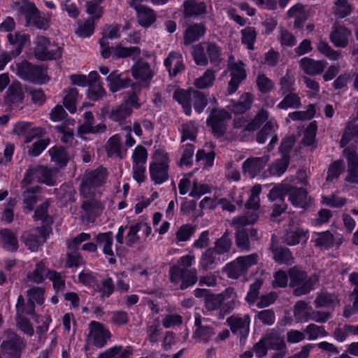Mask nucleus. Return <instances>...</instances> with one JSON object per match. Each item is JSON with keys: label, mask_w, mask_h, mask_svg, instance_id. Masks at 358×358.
I'll return each mask as SVG.
<instances>
[{"label": "nucleus", "mask_w": 358, "mask_h": 358, "mask_svg": "<svg viewBox=\"0 0 358 358\" xmlns=\"http://www.w3.org/2000/svg\"><path fill=\"white\" fill-rule=\"evenodd\" d=\"M28 302L25 305L22 296L17 297L16 303L17 313H33L34 304L42 305L44 303V289L40 287H34L27 290Z\"/></svg>", "instance_id": "1a4fd4ad"}, {"label": "nucleus", "mask_w": 358, "mask_h": 358, "mask_svg": "<svg viewBox=\"0 0 358 358\" xmlns=\"http://www.w3.org/2000/svg\"><path fill=\"white\" fill-rule=\"evenodd\" d=\"M95 197L85 198V200L83 202L82 209L88 218L96 217L101 211L102 205Z\"/></svg>", "instance_id": "58836bf2"}, {"label": "nucleus", "mask_w": 358, "mask_h": 358, "mask_svg": "<svg viewBox=\"0 0 358 358\" xmlns=\"http://www.w3.org/2000/svg\"><path fill=\"white\" fill-rule=\"evenodd\" d=\"M338 299L335 294L323 292L319 294L315 301V305L320 308H332L338 304Z\"/></svg>", "instance_id": "8fccbe9b"}, {"label": "nucleus", "mask_w": 358, "mask_h": 358, "mask_svg": "<svg viewBox=\"0 0 358 358\" xmlns=\"http://www.w3.org/2000/svg\"><path fill=\"white\" fill-rule=\"evenodd\" d=\"M354 138H358V122L350 121L346 124L343 136L340 140L341 147H345Z\"/></svg>", "instance_id": "79ce46f5"}, {"label": "nucleus", "mask_w": 358, "mask_h": 358, "mask_svg": "<svg viewBox=\"0 0 358 358\" xmlns=\"http://www.w3.org/2000/svg\"><path fill=\"white\" fill-rule=\"evenodd\" d=\"M269 160L268 155L248 158L242 164L243 171L249 177L255 178L261 174Z\"/></svg>", "instance_id": "dca6fc26"}, {"label": "nucleus", "mask_w": 358, "mask_h": 358, "mask_svg": "<svg viewBox=\"0 0 358 358\" xmlns=\"http://www.w3.org/2000/svg\"><path fill=\"white\" fill-rule=\"evenodd\" d=\"M131 113L132 108L130 106H128L127 102H123L111 110L109 114V117L115 122L122 124L124 120L129 117Z\"/></svg>", "instance_id": "c9c22d12"}, {"label": "nucleus", "mask_w": 358, "mask_h": 358, "mask_svg": "<svg viewBox=\"0 0 358 358\" xmlns=\"http://www.w3.org/2000/svg\"><path fill=\"white\" fill-rule=\"evenodd\" d=\"M351 31L343 25L335 23L329 36L331 42L337 48H345L349 43Z\"/></svg>", "instance_id": "aec40b11"}, {"label": "nucleus", "mask_w": 358, "mask_h": 358, "mask_svg": "<svg viewBox=\"0 0 358 358\" xmlns=\"http://www.w3.org/2000/svg\"><path fill=\"white\" fill-rule=\"evenodd\" d=\"M95 241L97 243V247L101 248L103 253L106 257L109 258L110 263H114V252L113 250V236L111 231L106 233H99L95 237Z\"/></svg>", "instance_id": "412c9836"}, {"label": "nucleus", "mask_w": 358, "mask_h": 358, "mask_svg": "<svg viewBox=\"0 0 358 358\" xmlns=\"http://www.w3.org/2000/svg\"><path fill=\"white\" fill-rule=\"evenodd\" d=\"M258 263V255L251 254L247 256L239 257L226 266V273L230 278L238 279L245 275L249 268Z\"/></svg>", "instance_id": "6e6552de"}, {"label": "nucleus", "mask_w": 358, "mask_h": 358, "mask_svg": "<svg viewBox=\"0 0 358 358\" xmlns=\"http://www.w3.org/2000/svg\"><path fill=\"white\" fill-rule=\"evenodd\" d=\"M206 52L210 63L218 66L222 60L220 48L214 43L206 42Z\"/></svg>", "instance_id": "13d9d810"}, {"label": "nucleus", "mask_w": 358, "mask_h": 358, "mask_svg": "<svg viewBox=\"0 0 358 358\" xmlns=\"http://www.w3.org/2000/svg\"><path fill=\"white\" fill-rule=\"evenodd\" d=\"M111 334L103 325L97 322L90 324L88 341L97 348L104 347L110 338Z\"/></svg>", "instance_id": "ddd939ff"}, {"label": "nucleus", "mask_w": 358, "mask_h": 358, "mask_svg": "<svg viewBox=\"0 0 358 358\" xmlns=\"http://www.w3.org/2000/svg\"><path fill=\"white\" fill-rule=\"evenodd\" d=\"M46 278H48L52 282L53 288L58 294L59 292H63L65 288V279L64 277L59 273L55 271H48Z\"/></svg>", "instance_id": "bf43d9fd"}, {"label": "nucleus", "mask_w": 358, "mask_h": 358, "mask_svg": "<svg viewBox=\"0 0 358 358\" xmlns=\"http://www.w3.org/2000/svg\"><path fill=\"white\" fill-rule=\"evenodd\" d=\"M306 231L294 226H290L284 236V242L289 245H294L306 238Z\"/></svg>", "instance_id": "a19ab883"}, {"label": "nucleus", "mask_w": 358, "mask_h": 358, "mask_svg": "<svg viewBox=\"0 0 358 358\" xmlns=\"http://www.w3.org/2000/svg\"><path fill=\"white\" fill-rule=\"evenodd\" d=\"M23 207L29 212L34 209L36 203L42 199L39 187L29 188L23 192Z\"/></svg>", "instance_id": "7c9ffc66"}, {"label": "nucleus", "mask_w": 358, "mask_h": 358, "mask_svg": "<svg viewBox=\"0 0 358 358\" xmlns=\"http://www.w3.org/2000/svg\"><path fill=\"white\" fill-rule=\"evenodd\" d=\"M51 160L60 166H65L69 160V155L62 147H53L48 151Z\"/></svg>", "instance_id": "49530a36"}, {"label": "nucleus", "mask_w": 358, "mask_h": 358, "mask_svg": "<svg viewBox=\"0 0 358 358\" xmlns=\"http://www.w3.org/2000/svg\"><path fill=\"white\" fill-rule=\"evenodd\" d=\"M171 281L175 284H180V289H185L194 285L197 280V271L195 268H181L178 266H172L169 269Z\"/></svg>", "instance_id": "9d476101"}, {"label": "nucleus", "mask_w": 358, "mask_h": 358, "mask_svg": "<svg viewBox=\"0 0 358 358\" xmlns=\"http://www.w3.org/2000/svg\"><path fill=\"white\" fill-rule=\"evenodd\" d=\"M112 51L113 56L115 58H124L140 53V49L138 47L126 48L120 44L112 48Z\"/></svg>", "instance_id": "338daca9"}, {"label": "nucleus", "mask_w": 358, "mask_h": 358, "mask_svg": "<svg viewBox=\"0 0 358 358\" xmlns=\"http://www.w3.org/2000/svg\"><path fill=\"white\" fill-rule=\"evenodd\" d=\"M264 341L268 349L276 351L272 358H283L287 355V348L284 338L278 331L271 330L264 336Z\"/></svg>", "instance_id": "2eb2a0df"}, {"label": "nucleus", "mask_w": 358, "mask_h": 358, "mask_svg": "<svg viewBox=\"0 0 358 358\" xmlns=\"http://www.w3.org/2000/svg\"><path fill=\"white\" fill-rule=\"evenodd\" d=\"M289 286L295 287L294 294L301 296L309 293L318 282V277L313 275L307 278V273L299 266H294L289 269Z\"/></svg>", "instance_id": "f257e3e1"}, {"label": "nucleus", "mask_w": 358, "mask_h": 358, "mask_svg": "<svg viewBox=\"0 0 358 358\" xmlns=\"http://www.w3.org/2000/svg\"><path fill=\"white\" fill-rule=\"evenodd\" d=\"M106 178V169L103 167L87 171L80 185V194L84 198L96 196V189L105 182Z\"/></svg>", "instance_id": "20e7f679"}, {"label": "nucleus", "mask_w": 358, "mask_h": 358, "mask_svg": "<svg viewBox=\"0 0 358 358\" xmlns=\"http://www.w3.org/2000/svg\"><path fill=\"white\" fill-rule=\"evenodd\" d=\"M222 304L229 310L233 309L238 304L236 294L232 288L226 289L219 294H210L205 299V305L208 311L216 310Z\"/></svg>", "instance_id": "39448f33"}, {"label": "nucleus", "mask_w": 358, "mask_h": 358, "mask_svg": "<svg viewBox=\"0 0 358 358\" xmlns=\"http://www.w3.org/2000/svg\"><path fill=\"white\" fill-rule=\"evenodd\" d=\"M39 166H30L24 173V178L21 182V186L25 187L33 182H38L40 179L41 171Z\"/></svg>", "instance_id": "6e6d98bb"}, {"label": "nucleus", "mask_w": 358, "mask_h": 358, "mask_svg": "<svg viewBox=\"0 0 358 358\" xmlns=\"http://www.w3.org/2000/svg\"><path fill=\"white\" fill-rule=\"evenodd\" d=\"M301 106V99L299 95L293 92H288L283 99L278 104L279 109L287 110L288 108H299Z\"/></svg>", "instance_id": "a18cd8bd"}, {"label": "nucleus", "mask_w": 358, "mask_h": 358, "mask_svg": "<svg viewBox=\"0 0 358 358\" xmlns=\"http://www.w3.org/2000/svg\"><path fill=\"white\" fill-rule=\"evenodd\" d=\"M194 337L200 341L207 342L213 335L215 334L214 328L208 324L205 318L202 319L200 315L195 318Z\"/></svg>", "instance_id": "4be33fe9"}, {"label": "nucleus", "mask_w": 358, "mask_h": 358, "mask_svg": "<svg viewBox=\"0 0 358 358\" xmlns=\"http://www.w3.org/2000/svg\"><path fill=\"white\" fill-rule=\"evenodd\" d=\"M131 71L133 77L136 80L147 87L149 86L154 76V71L147 62L138 61L131 67Z\"/></svg>", "instance_id": "6ab92c4d"}, {"label": "nucleus", "mask_w": 358, "mask_h": 358, "mask_svg": "<svg viewBox=\"0 0 358 358\" xmlns=\"http://www.w3.org/2000/svg\"><path fill=\"white\" fill-rule=\"evenodd\" d=\"M352 11V6L348 0H336L334 2V13L336 16L343 18Z\"/></svg>", "instance_id": "774afa93"}, {"label": "nucleus", "mask_w": 358, "mask_h": 358, "mask_svg": "<svg viewBox=\"0 0 358 358\" xmlns=\"http://www.w3.org/2000/svg\"><path fill=\"white\" fill-rule=\"evenodd\" d=\"M206 6L201 0H187L184 2V15L189 17L206 13Z\"/></svg>", "instance_id": "2f4dec72"}, {"label": "nucleus", "mask_w": 358, "mask_h": 358, "mask_svg": "<svg viewBox=\"0 0 358 358\" xmlns=\"http://www.w3.org/2000/svg\"><path fill=\"white\" fill-rule=\"evenodd\" d=\"M7 38L9 43L15 48V50L11 51V55H13V57L18 56L22 52L26 43L29 42V35L20 32L8 34Z\"/></svg>", "instance_id": "c85d7f7f"}, {"label": "nucleus", "mask_w": 358, "mask_h": 358, "mask_svg": "<svg viewBox=\"0 0 358 358\" xmlns=\"http://www.w3.org/2000/svg\"><path fill=\"white\" fill-rule=\"evenodd\" d=\"M34 54L40 60L56 59L62 56V49L57 43L45 36H38L35 40Z\"/></svg>", "instance_id": "0eeeda50"}, {"label": "nucleus", "mask_w": 358, "mask_h": 358, "mask_svg": "<svg viewBox=\"0 0 358 358\" xmlns=\"http://www.w3.org/2000/svg\"><path fill=\"white\" fill-rule=\"evenodd\" d=\"M45 267V264L43 262H38L36 264V268L32 272L27 274V278L29 281L35 283H41L46 278L48 271Z\"/></svg>", "instance_id": "864d4df0"}, {"label": "nucleus", "mask_w": 358, "mask_h": 358, "mask_svg": "<svg viewBox=\"0 0 358 358\" xmlns=\"http://www.w3.org/2000/svg\"><path fill=\"white\" fill-rule=\"evenodd\" d=\"M10 69L13 73L24 80L38 84H43L49 80L42 68L25 60L14 62L10 65Z\"/></svg>", "instance_id": "7ed1b4c3"}, {"label": "nucleus", "mask_w": 358, "mask_h": 358, "mask_svg": "<svg viewBox=\"0 0 358 358\" xmlns=\"http://www.w3.org/2000/svg\"><path fill=\"white\" fill-rule=\"evenodd\" d=\"M5 336L1 345L3 355L7 358H20L26 346L24 339L10 330L5 332Z\"/></svg>", "instance_id": "423d86ee"}, {"label": "nucleus", "mask_w": 358, "mask_h": 358, "mask_svg": "<svg viewBox=\"0 0 358 358\" xmlns=\"http://www.w3.org/2000/svg\"><path fill=\"white\" fill-rule=\"evenodd\" d=\"M196 227L191 224L181 225L176 231V243L178 245L180 242L188 241L194 234Z\"/></svg>", "instance_id": "3c124183"}, {"label": "nucleus", "mask_w": 358, "mask_h": 358, "mask_svg": "<svg viewBox=\"0 0 358 358\" xmlns=\"http://www.w3.org/2000/svg\"><path fill=\"white\" fill-rule=\"evenodd\" d=\"M66 92L63 99V103L66 109L71 113L76 110V102L78 100V91L76 88H69Z\"/></svg>", "instance_id": "603ef678"}, {"label": "nucleus", "mask_w": 358, "mask_h": 358, "mask_svg": "<svg viewBox=\"0 0 358 358\" xmlns=\"http://www.w3.org/2000/svg\"><path fill=\"white\" fill-rule=\"evenodd\" d=\"M288 164L289 157L286 156L282 157V158L272 163L268 169V171L272 176H280L287 170Z\"/></svg>", "instance_id": "5fc2aeb1"}, {"label": "nucleus", "mask_w": 358, "mask_h": 358, "mask_svg": "<svg viewBox=\"0 0 358 358\" xmlns=\"http://www.w3.org/2000/svg\"><path fill=\"white\" fill-rule=\"evenodd\" d=\"M241 41L243 44L246 45L248 49H254V43L256 40L257 32L255 29L252 27H248L242 29L241 31Z\"/></svg>", "instance_id": "69168bd1"}, {"label": "nucleus", "mask_w": 358, "mask_h": 358, "mask_svg": "<svg viewBox=\"0 0 358 358\" xmlns=\"http://www.w3.org/2000/svg\"><path fill=\"white\" fill-rule=\"evenodd\" d=\"M230 114L224 109L213 110L207 120V123L212 128L213 133L220 136L225 131L224 121L230 119Z\"/></svg>", "instance_id": "f3484780"}, {"label": "nucleus", "mask_w": 358, "mask_h": 358, "mask_svg": "<svg viewBox=\"0 0 358 358\" xmlns=\"http://www.w3.org/2000/svg\"><path fill=\"white\" fill-rule=\"evenodd\" d=\"M132 348L127 346H114L99 354L96 358H129L132 355Z\"/></svg>", "instance_id": "72a5a7b5"}, {"label": "nucleus", "mask_w": 358, "mask_h": 358, "mask_svg": "<svg viewBox=\"0 0 358 358\" xmlns=\"http://www.w3.org/2000/svg\"><path fill=\"white\" fill-rule=\"evenodd\" d=\"M252 101V95L250 93L245 92L241 96L238 102L231 101L229 106L234 113L242 114L250 108Z\"/></svg>", "instance_id": "473e14b6"}, {"label": "nucleus", "mask_w": 358, "mask_h": 358, "mask_svg": "<svg viewBox=\"0 0 358 358\" xmlns=\"http://www.w3.org/2000/svg\"><path fill=\"white\" fill-rule=\"evenodd\" d=\"M244 66L245 64L242 61H233V57H230L228 64L231 76L228 85V92L230 94L234 93L238 90L240 83L246 78V71Z\"/></svg>", "instance_id": "f8f14e48"}, {"label": "nucleus", "mask_w": 358, "mask_h": 358, "mask_svg": "<svg viewBox=\"0 0 358 358\" xmlns=\"http://www.w3.org/2000/svg\"><path fill=\"white\" fill-rule=\"evenodd\" d=\"M325 60H315L309 57H303L299 61L302 70L310 76L321 74L327 67Z\"/></svg>", "instance_id": "5701e85b"}, {"label": "nucleus", "mask_w": 358, "mask_h": 358, "mask_svg": "<svg viewBox=\"0 0 358 358\" xmlns=\"http://www.w3.org/2000/svg\"><path fill=\"white\" fill-rule=\"evenodd\" d=\"M164 65L169 71L170 76H176L185 69L182 55L176 52L169 53L168 57L164 60Z\"/></svg>", "instance_id": "a878e982"}, {"label": "nucleus", "mask_w": 358, "mask_h": 358, "mask_svg": "<svg viewBox=\"0 0 358 358\" xmlns=\"http://www.w3.org/2000/svg\"><path fill=\"white\" fill-rule=\"evenodd\" d=\"M227 321L232 332L241 336V341L246 338L249 331V320L247 317L241 318L236 315H231Z\"/></svg>", "instance_id": "bb28decb"}, {"label": "nucleus", "mask_w": 358, "mask_h": 358, "mask_svg": "<svg viewBox=\"0 0 358 358\" xmlns=\"http://www.w3.org/2000/svg\"><path fill=\"white\" fill-rule=\"evenodd\" d=\"M41 171L39 182L53 186L56 182L57 169L55 168H48L44 166H39Z\"/></svg>", "instance_id": "09e8293b"}, {"label": "nucleus", "mask_w": 358, "mask_h": 358, "mask_svg": "<svg viewBox=\"0 0 358 358\" xmlns=\"http://www.w3.org/2000/svg\"><path fill=\"white\" fill-rule=\"evenodd\" d=\"M106 151L109 157H116L122 159L126 155L127 149L123 150L121 137L119 134L112 136L106 144Z\"/></svg>", "instance_id": "393cba45"}, {"label": "nucleus", "mask_w": 358, "mask_h": 358, "mask_svg": "<svg viewBox=\"0 0 358 358\" xmlns=\"http://www.w3.org/2000/svg\"><path fill=\"white\" fill-rule=\"evenodd\" d=\"M24 99L22 89L19 84H13L6 92L5 101L9 106H17Z\"/></svg>", "instance_id": "e433bc0d"}, {"label": "nucleus", "mask_w": 358, "mask_h": 358, "mask_svg": "<svg viewBox=\"0 0 358 358\" xmlns=\"http://www.w3.org/2000/svg\"><path fill=\"white\" fill-rule=\"evenodd\" d=\"M170 159L168 153L162 150L155 152L149 165L150 180L155 185H161L169 180Z\"/></svg>", "instance_id": "f03ea898"}, {"label": "nucleus", "mask_w": 358, "mask_h": 358, "mask_svg": "<svg viewBox=\"0 0 358 358\" xmlns=\"http://www.w3.org/2000/svg\"><path fill=\"white\" fill-rule=\"evenodd\" d=\"M206 31L204 24L195 23L189 25L185 30L184 34V43L189 45L202 37Z\"/></svg>", "instance_id": "c756f323"}, {"label": "nucleus", "mask_w": 358, "mask_h": 358, "mask_svg": "<svg viewBox=\"0 0 358 358\" xmlns=\"http://www.w3.org/2000/svg\"><path fill=\"white\" fill-rule=\"evenodd\" d=\"M271 250L273 253V258L276 262L287 265H291L294 263V257L288 248H278L273 244L271 245Z\"/></svg>", "instance_id": "ea45409f"}, {"label": "nucleus", "mask_w": 358, "mask_h": 358, "mask_svg": "<svg viewBox=\"0 0 358 358\" xmlns=\"http://www.w3.org/2000/svg\"><path fill=\"white\" fill-rule=\"evenodd\" d=\"M317 48L320 53L331 60H338L341 57V52L331 48L327 41L320 40Z\"/></svg>", "instance_id": "052dcab7"}, {"label": "nucleus", "mask_w": 358, "mask_h": 358, "mask_svg": "<svg viewBox=\"0 0 358 358\" xmlns=\"http://www.w3.org/2000/svg\"><path fill=\"white\" fill-rule=\"evenodd\" d=\"M289 200L292 204L299 208L306 209L312 205V199L302 187H292L288 190Z\"/></svg>", "instance_id": "a211bd4d"}, {"label": "nucleus", "mask_w": 358, "mask_h": 358, "mask_svg": "<svg viewBox=\"0 0 358 358\" xmlns=\"http://www.w3.org/2000/svg\"><path fill=\"white\" fill-rule=\"evenodd\" d=\"M94 31V21L92 18H89L84 22H79L78 28L76 30L77 36L81 38L90 36Z\"/></svg>", "instance_id": "4d7b16f0"}, {"label": "nucleus", "mask_w": 358, "mask_h": 358, "mask_svg": "<svg viewBox=\"0 0 358 358\" xmlns=\"http://www.w3.org/2000/svg\"><path fill=\"white\" fill-rule=\"evenodd\" d=\"M107 81L110 91L113 92L127 88L131 82V79L123 73L117 74L116 72L110 73Z\"/></svg>", "instance_id": "cd10ccee"}, {"label": "nucleus", "mask_w": 358, "mask_h": 358, "mask_svg": "<svg viewBox=\"0 0 358 358\" xmlns=\"http://www.w3.org/2000/svg\"><path fill=\"white\" fill-rule=\"evenodd\" d=\"M137 13L138 23L144 27L151 26L156 20V15L153 10L151 8L136 3L135 1L131 4Z\"/></svg>", "instance_id": "b1692460"}, {"label": "nucleus", "mask_w": 358, "mask_h": 358, "mask_svg": "<svg viewBox=\"0 0 358 358\" xmlns=\"http://www.w3.org/2000/svg\"><path fill=\"white\" fill-rule=\"evenodd\" d=\"M344 169L343 162L341 159L332 162L328 169L327 181L334 182L337 180Z\"/></svg>", "instance_id": "e2e57ef3"}, {"label": "nucleus", "mask_w": 358, "mask_h": 358, "mask_svg": "<svg viewBox=\"0 0 358 358\" xmlns=\"http://www.w3.org/2000/svg\"><path fill=\"white\" fill-rule=\"evenodd\" d=\"M1 243L2 247L10 252H15L18 248L17 236L9 229H1L0 231Z\"/></svg>", "instance_id": "f704fd0d"}, {"label": "nucleus", "mask_w": 358, "mask_h": 358, "mask_svg": "<svg viewBox=\"0 0 358 358\" xmlns=\"http://www.w3.org/2000/svg\"><path fill=\"white\" fill-rule=\"evenodd\" d=\"M215 252L212 248H208L202 254L199 265L203 270H208L212 268L213 264L217 263Z\"/></svg>", "instance_id": "0e129e2a"}, {"label": "nucleus", "mask_w": 358, "mask_h": 358, "mask_svg": "<svg viewBox=\"0 0 358 358\" xmlns=\"http://www.w3.org/2000/svg\"><path fill=\"white\" fill-rule=\"evenodd\" d=\"M192 105L194 110L201 113L207 106V99L201 92L192 90L191 106Z\"/></svg>", "instance_id": "680f3d73"}, {"label": "nucleus", "mask_w": 358, "mask_h": 358, "mask_svg": "<svg viewBox=\"0 0 358 358\" xmlns=\"http://www.w3.org/2000/svg\"><path fill=\"white\" fill-rule=\"evenodd\" d=\"M46 235V229L44 227H39L31 231L24 232L21 238L30 250L35 252L45 241Z\"/></svg>", "instance_id": "4468645a"}, {"label": "nucleus", "mask_w": 358, "mask_h": 358, "mask_svg": "<svg viewBox=\"0 0 358 358\" xmlns=\"http://www.w3.org/2000/svg\"><path fill=\"white\" fill-rule=\"evenodd\" d=\"M20 10L26 18L27 26L33 25L40 29H46L49 27V20L40 15L34 3L24 2Z\"/></svg>", "instance_id": "9b49d317"}, {"label": "nucleus", "mask_w": 358, "mask_h": 358, "mask_svg": "<svg viewBox=\"0 0 358 358\" xmlns=\"http://www.w3.org/2000/svg\"><path fill=\"white\" fill-rule=\"evenodd\" d=\"M287 15L289 17L295 18V27H300L306 20L304 6L300 3H297L289 8L287 11Z\"/></svg>", "instance_id": "de8ad7c7"}, {"label": "nucleus", "mask_w": 358, "mask_h": 358, "mask_svg": "<svg viewBox=\"0 0 358 358\" xmlns=\"http://www.w3.org/2000/svg\"><path fill=\"white\" fill-rule=\"evenodd\" d=\"M173 99L182 106L186 115L191 114L192 90L188 91L182 89L177 90L173 93Z\"/></svg>", "instance_id": "4c0bfd02"}, {"label": "nucleus", "mask_w": 358, "mask_h": 358, "mask_svg": "<svg viewBox=\"0 0 358 358\" xmlns=\"http://www.w3.org/2000/svg\"><path fill=\"white\" fill-rule=\"evenodd\" d=\"M215 72L211 69H207L203 74L196 78L194 85L198 89H206L213 86L215 80Z\"/></svg>", "instance_id": "c03bdc74"}, {"label": "nucleus", "mask_w": 358, "mask_h": 358, "mask_svg": "<svg viewBox=\"0 0 358 358\" xmlns=\"http://www.w3.org/2000/svg\"><path fill=\"white\" fill-rule=\"evenodd\" d=\"M192 57L197 65L206 66L208 59L206 52V42H202L192 47Z\"/></svg>", "instance_id": "37998d69"}]
</instances>
